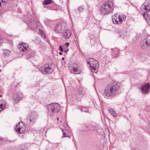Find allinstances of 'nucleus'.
Listing matches in <instances>:
<instances>
[{
    "instance_id": "f257e3e1",
    "label": "nucleus",
    "mask_w": 150,
    "mask_h": 150,
    "mask_svg": "<svg viewBox=\"0 0 150 150\" xmlns=\"http://www.w3.org/2000/svg\"><path fill=\"white\" fill-rule=\"evenodd\" d=\"M120 93V86L117 83L114 82L107 85L104 90L105 96L108 97H116Z\"/></svg>"
},
{
    "instance_id": "f03ea898",
    "label": "nucleus",
    "mask_w": 150,
    "mask_h": 150,
    "mask_svg": "<svg viewBox=\"0 0 150 150\" xmlns=\"http://www.w3.org/2000/svg\"><path fill=\"white\" fill-rule=\"evenodd\" d=\"M113 8V3L110 1H107L101 6L100 8V13L103 15L108 14L111 13Z\"/></svg>"
},
{
    "instance_id": "7ed1b4c3",
    "label": "nucleus",
    "mask_w": 150,
    "mask_h": 150,
    "mask_svg": "<svg viewBox=\"0 0 150 150\" xmlns=\"http://www.w3.org/2000/svg\"><path fill=\"white\" fill-rule=\"evenodd\" d=\"M48 111V115L51 117L53 116L55 113L58 112L60 109L59 105L56 103H50L47 105Z\"/></svg>"
},
{
    "instance_id": "20e7f679",
    "label": "nucleus",
    "mask_w": 150,
    "mask_h": 150,
    "mask_svg": "<svg viewBox=\"0 0 150 150\" xmlns=\"http://www.w3.org/2000/svg\"><path fill=\"white\" fill-rule=\"evenodd\" d=\"M87 62L89 64L91 71L93 73H97L99 66L98 62L93 58H90L87 59Z\"/></svg>"
},
{
    "instance_id": "39448f33",
    "label": "nucleus",
    "mask_w": 150,
    "mask_h": 150,
    "mask_svg": "<svg viewBox=\"0 0 150 150\" xmlns=\"http://www.w3.org/2000/svg\"><path fill=\"white\" fill-rule=\"evenodd\" d=\"M54 65L51 64H46L39 68L38 69L42 74H45L51 73L53 71L52 68Z\"/></svg>"
},
{
    "instance_id": "423d86ee",
    "label": "nucleus",
    "mask_w": 150,
    "mask_h": 150,
    "mask_svg": "<svg viewBox=\"0 0 150 150\" xmlns=\"http://www.w3.org/2000/svg\"><path fill=\"white\" fill-rule=\"evenodd\" d=\"M126 19V16L122 14L119 15L115 14L112 16V20L115 24H120Z\"/></svg>"
},
{
    "instance_id": "0eeeda50",
    "label": "nucleus",
    "mask_w": 150,
    "mask_h": 150,
    "mask_svg": "<svg viewBox=\"0 0 150 150\" xmlns=\"http://www.w3.org/2000/svg\"><path fill=\"white\" fill-rule=\"evenodd\" d=\"M144 10L143 13L144 16L146 20L150 19V17L147 14V12L150 11V0H146L144 3Z\"/></svg>"
},
{
    "instance_id": "6e6552de",
    "label": "nucleus",
    "mask_w": 150,
    "mask_h": 150,
    "mask_svg": "<svg viewBox=\"0 0 150 150\" xmlns=\"http://www.w3.org/2000/svg\"><path fill=\"white\" fill-rule=\"evenodd\" d=\"M71 72L75 74H80L81 72V69L80 67L76 63H74L71 64L69 67Z\"/></svg>"
},
{
    "instance_id": "1a4fd4ad",
    "label": "nucleus",
    "mask_w": 150,
    "mask_h": 150,
    "mask_svg": "<svg viewBox=\"0 0 150 150\" xmlns=\"http://www.w3.org/2000/svg\"><path fill=\"white\" fill-rule=\"evenodd\" d=\"M150 46V35L142 40L140 44V47L143 49H146Z\"/></svg>"
},
{
    "instance_id": "9d476101",
    "label": "nucleus",
    "mask_w": 150,
    "mask_h": 150,
    "mask_svg": "<svg viewBox=\"0 0 150 150\" xmlns=\"http://www.w3.org/2000/svg\"><path fill=\"white\" fill-rule=\"evenodd\" d=\"M38 117L37 113L35 111H32L28 116V119L29 120L30 124L33 125L36 121Z\"/></svg>"
},
{
    "instance_id": "9b49d317",
    "label": "nucleus",
    "mask_w": 150,
    "mask_h": 150,
    "mask_svg": "<svg viewBox=\"0 0 150 150\" xmlns=\"http://www.w3.org/2000/svg\"><path fill=\"white\" fill-rule=\"evenodd\" d=\"M16 131L19 134L22 133L25 130V126L22 122L18 123L14 128Z\"/></svg>"
},
{
    "instance_id": "f8f14e48",
    "label": "nucleus",
    "mask_w": 150,
    "mask_h": 150,
    "mask_svg": "<svg viewBox=\"0 0 150 150\" xmlns=\"http://www.w3.org/2000/svg\"><path fill=\"white\" fill-rule=\"evenodd\" d=\"M18 47L20 51L22 52H25L28 49V46L27 44L22 42L18 45Z\"/></svg>"
},
{
    "instance_id": "ddd939ff",
    "label": "nucleus",
    "mask_w": 150,
    "mask_h": 150,
    "mask_svg": "<svg viewBox=\"0 0 150 150\" xmlns=\"http://www.w3.org/2000/svg\"><path fill=\"white\" fill-rule=\"evenodd\" d=\"M150 85L149 83H147L141 87V92L143 94L149 93V89Z\"/></svg>"
},
{
    "instance_id": "4468645a",
    "label": "nucleus",
    "mask_w": 150,
    "mask_h": 150,
    "mask_svg": "<svg viewBox=\"0 0 150 150\" xmlns=\"http://www.w3.org/2000/svg\"><path fill=\"white\" fill-rule=\"evenodd\" d=\"M64 31L62 33V36L64 39L69 38L71 35V32L69 29H64Z\"/></svg>"
},
{
    "instance_id": "2eb2a0df",
    "label": "nucleus",
    "mask_w": 150,
    "mask_h": 150,
    "mask_svg": "<svg viewBox=\"0 0 150 150\" xmlns=\"http://www.w3.org/2000/svg\"><path fill=\"white\" fill-rule=\"evenodd\" d=\"M63 23L57 24L55 28V31L56 32L60 33L62 32V30L64 28Z\"/></svg>"
},
{
    "instance_id": "dca6fc26",
    "label": "nucleus",
    "mask_w": 150,
    "mask_h": 150,
    "mask_svg": "<svg viewBox=\"0 0 150 150\" xmlns=\"http://www.w3.org/2000/svg\"><path fill=\"white\" fill-rule=\"evenodd\" d=\"M21 98V96L17 94L14 93L13 95V99L16 102H18Z\"/></svg>"
},
{
    "instance_id": "f3484780",
    "label": "nucleus",
    "mask_w": 150,
    "mask_h": 150,
    "mask_svg": "<svg viewBox=\"0 0 150 150\" xmlns=\"http://www.w3.org/2000/svg\"><path fill=\"white\" fill-rule=\"evenodd\" d=\"M120 49L117 48H115L112 50V54L113 55L118 56L120 52Z\"/></svg>"
},
{
    "instance_id": "a211bd4d",
    "label": "nucleus",
    "mask_w": 150,
    "mask_h": 150,
    "mask_svg": "<svg viewBox=\"0 0 150 150\" xmlns=\"http://www.w3.org/2000/svg\"><path fill=\"white\" fill-rule=\"evenodd\" d=\"M62 130L63 132V135L62 137H68L70 138V133L69 132L67 131V133H66V132L64 130L62 129Z\"/></svg>"
},
{
    "instance_id": "6ab92c4d",
    "label": "nucleus",
    "mask_w": 150,
    "mask_h": 150,
    "mask_svg": "<svg viewBox=\"0 0 150 150\" xmlns=\"http://www.w3.org/2000/svg\"><path fill=\"white\" fill-rule=\"evenodd\" d=\"M118 34L122 38H124L127 36V32L124 30H120L118 33Z\"/></svg>"
},
{
    "instance_id": "aec40b11",
    "label": "nucleus",
    "mask_w": 150,
    "mask_h": 150,
    "mask_svg": "<svg viewBox=\"0 0 150 150\" xmlns=\"http://www.w3.org/2000/svg\"><path fill=\"white\" fill-rule=\"evenodd\" d=\"M108 110L109 111L110 113L112 116L115 117L117 116V114L114 110L110 108H109L108 109Z\"/></svg>"
},
{
    "instance_id": "412c9836",
    "label": "nucleus",
    "mask_w": 150,
    "mask_h": 150,
    "mask_svg": "<svg viewBox=\"0 0 150 150\" xmlns=\"http://www.w3.org/2000/svg\"><path fill=\"white\" fill-rule=\"evenodd\" d=\"M6 103L3 102V101H0V112H1L6 106Z\"/></svg>"
},
{
    "instance_id": "4be33fe9",
    "label": "nucleus",
    "mask_w": 150,
    "mask_h": 150,
    "mask_svg": "<svg viewBox=\"0 0 150 150\" xmlns=\"http://www.w3.org/2000/svg\"><path fill=\"white\" fill-rule=\"evenodd\" d=\"M43 4L45 5H48L52 3V0H45L43 1Z\"/></svg>"
},
{
    "instance_id": "5701e85b",
    "label": "nucleus",
    "mask_w": 150,
    "mask_h": 150,
    "mask_svg": "<svg viewBox=\"0 0 150 150\" xmlns=\"http://www.w3.org/2000/svg\"><path fill=\"white\" fill-rule=\"evenodd\" d=\"M4 53V55L6 56H9L11 53V52L8 50H5Z\"/></svg>"
},
{
    "instance_id": "b1692460",
    "label": "nucleus",
    "mask_w": 150,
    "mask_h": 150,
    "mask_svg": "<svg viewBox=\"0 0 150 150\" xmlns=\"http://www.w3.org/2000/svg\"><path fill=\"white\" fill-rule=\"evenodd\" d=\"M88 129H90L92 130H94L95 128V127L92 125H89L87 127Z\"/></svg>"
},
{
    "instance_id": "393cba45",
    "label": "nucleus",
    "mask_w": 150,
    "mask_h": 150,
    "mask_svg": "<svg viewBox=\"0 0 150 150\" xmlns=\"http://www.w3.org/2000/svg\"><path fill=\"white\" fill-rule=\"evenodd\" d=\"M83 8L81 6V7H79V8L78 9V10L79 11L81 12V11H82L83 10Z\"/></svg>"
},
{
    "instance_id": "a878e982",
    "label": "nucleus",
    "mask_w": 150,
    "mask_h": 150,
    "mask_svg": "<svg viewBox=\"0 0 150 150\" xmlns=\"http://www.w3.org/2000/svg\"><path fill=\"white\" fill-rule=\"evenodd\" d=\"M93 40H93L92 39H91V40L90 43L91 44V45H93L94 44H95V43H94V42H93Z\"/></svg>"
},
{
    "instance_id": "bb28decb",
    "label": "nucleus",
    "mask_w": 150,
    "mask_h": 150,
    "mask_svg": "<svg viewBox=\"0 0 150 150\" xmlns=\"http://www.w3.org/2000/svg\"><path fill=\"white\" fill-rule=\"evenodd\" d=\"M59 49L60 50V51L61 52H63V48H62L61 46H59Z\"/></svg>"
},
{
    "instance_id": "cd10ccee",
    "label": "nucleus",
    "mask_w": 150,
    "mask_h": 150,
    "mask_svg": "<svg viewBox=\"0 0 150 150\" xmlns=\"http://www.w3.org/2000/svg\"><path fill=\"white\" fill-rule=\"evenodd\" d=\"M81 112L83 111V112H88V111L87 110H85V111L84 110H83V109H81Z\"/></svg>"
},
{
    "instance_id": "c85d7f7f",
    "label": "nucleus",
    "mask_w": 150,
    "mask_h": 150,
    "mask_svg": "<svg viewBox=\"0 0 150 150\" xmlns=\"http://www.w3.org/2000/svg\"><path fill=\"white\" fill-rule=\"evenodd\" d=\"M65 44V45L67 46H68L69 45V43L67 42H66Z\"/></svg>"
},
{
    "instance_id": "c756f323",
    "label": "nucleus",
    "mask_w": 150,
    "mask_h": 150,
    "mask_svg": "<svg viewBox=\"0 0 150 150\" xmlns=\"http://www.w3.org/2000/svg\"><path fill=\"white\" fill-rule=\"evenodd\" d=\"M42 32H43L41 30H40V33H42V35L43 36V33Z\"/></svg>"
},
{
    "instance_id": "7c9ffc66",
    "label": "nucleus",
    "mask_w": 150,
    "mask_h": 150,
    "mask_svg": "<svg viewBox=\"0 0 150 150\" xmlns=\"http://www.w3.org/2000/svg\"><path fill=\"white\" fill-rule=\"evenodd\" d=\"M69 50H65L64 51V52H65V53H66V52H67L68 51H69Z\"/></svg>"
},
{
    "instance_id": "2f4dec72",
    "label": "nucleus",
    "mask_w": 150,
    "mask_h": 150,
    "mask_svg": "<svg viewBox=\"0 0 150 150\" xmlns=\"http://www.w3.org/2000/svg\"><path fill=\"white\" fill-rule=\"evenodd\" d=\"M64 126H66L67 127V124L66 123H65V124H64Z\"/></svg>"
},
{
    "instance_id": "473e14b6",
    "label": "nucleus",
    "mask_w": 150,
    "mask_h": 150,
    "mask_svg": "<svg viewBox=\"0 0 150 150\" xmlns=\"http://www.w3.org/2000/svg\"><path fill=\"white\" fill-rule=\"evenodd\" d=\"M59 54L60 55H62V53L61 52H59Z\"/></svg>"
},
{
    "instance_id": "72a5a7b5",
    "label": "nucleus",
    "mask_w": 150,
    "mask_h": 150,
    "mask_svg": "<svg viewBox=\"0 0 150 150\" xmlns=\"http://www.w3.org/2000/svg\"><path fill=\"white\" fill-rule=\"evenodd\" d=\"M64 130L66 132V133H67V131H69L68 130H66L65 129H64Z\"/></svg>"
},
{
    "instance_id": "f704fd0d",
    "label": "nucleus",
    "mask_w": 150,
    "mask_h": 150,
    "mask_svg": "<svg viewBox=\"0 0 150 150\" xmlns=\"http://www.w3.org/2000/svg\"><path fill=\"white\" fill-rule=\"evenodd\" d=\"M64 57H62V60H64Z\"/></svg>"
},
{
    "instance_id": "c9c22d12",
    "label": "nucleus",
    "mask_w": 150,
    "mask_h": 150,
    "mask_svg": "<svg viewBox=\"0 0 150 150\" xmlns=\"http://www.w3.org/2000/svg\"><path fill=\"white\" fill-rule=\"evenodd\" d=\"M48 8V9H50L51 10H52V9H51V8H50V7H48V8Z\"/></svg>"
},
{
    "instance_id": "e433bc0d",
    "label": "nucleus",
    "mask_w": 150,
    "mask_h": 150,
    "mask_svg": "<svg viewBox=\"0 0 150 150\" xmlns=\"http://www.w3.org/2000/svg\"><path fill=\"white\" fill-rule=\"evenodd\" d=\"M2 71V70L1 69H0V72H1Z\"/></svg>"
},
{
    "instance_id": "4c0bfd02",
    "label": "nucleus",
    "mask_w": 150,
    "mask_h": 150,
    "mask_svg": "<svg viewBox=\"0 0 150 150\" xmlns=\"http://www.w3.org/2000/svg\"><path fill=\"white\" fill-rule=\"evenodd\" d=\"M59 118H57V120H59Z\"/></svg>"
},
{
    "instance_id": "58836bf2",
    "label": "nucleus",
    "mask_w": 150,
    "mask_h": 150,
    "mask_svg": "<svg viewBox=\"0 0 150 150\" xmlns=\"http://www.w3.org/2000/svg\"><path fill=\"white\" fill-rule=\"evenodd\" d=\"M1 5V2H0V6Z\"/></svg>"
},
{
    "instance_id": "ea45409f",
    "label": "nucleus",
    "mask_w": 150,
    "mask_h": 150,
    "mask_svg": "<svg viewBox=\"0 0 150 150\" xmlns=\"http://www.w3.org/2000/svg\"><path fill=\"white\" fill-rule=\"evenodd\" d=\"M92 36V35H91L90 36V37L91 38V36Z\"/></svg>"
},
{
    "instance_id": "a19ab883",
    "label": "nucleus",
    "mask_w": 150,
    "mask_h": 150,
    "mask_svg": "<svg viewBox=\"0 0 150 150\" xmlns=\"http://www.w3.org/2000/svg\"><path fill=\"white\" fill-rule=\"evenodd\" d=\"M1 97V95H0V97Z\"/></svg>"
},
{
    "instance_id": "79ce46f5",
    "label": "nucleus",
    "mask_w": 150,
    "mask_h": 150,
    "mask_svg": "<svg viewBox=\"0 0 150 150\" xmlns=\"http://www.w3.org/2000/svg\"><path fill=\"white\" fill-rule=\"evenodd\" d=\"M3 2V0H2V2Z\"/></svg>"
}]
</instances>
